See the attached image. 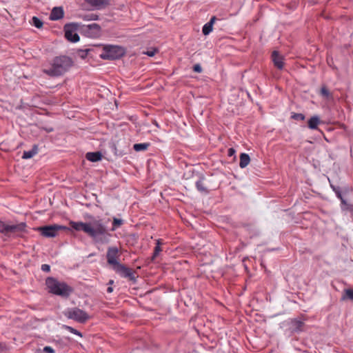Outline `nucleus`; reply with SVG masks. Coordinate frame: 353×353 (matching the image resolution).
Returning <instances> with one entry per match:
<instances>
[{"mask_svg": "<svg viewBox=\"0 0 353 353\" xmlns=\"http://www.w3.org/2000/svg\"><path fill=\"white\" fill-rule=\"evenodd\" d=\"M70 226L76 231L84 232L96 243H108L112 237L107 225L99 219H94L89 223L70 221Z\"/></svg>", "mask_w": 353, "mask_h": 353, "instance_id": "1", "label": "nucleus"}, {"mask_svg": "<svg viewBox=\"0 0 353 353\" xmlns=\"http://www.w3.org/2000/svg\"><path fill=\"white\" fill-rule=\"evenodd\" d=\"M118 257L119 249L117 247H109L106 254L108 263L111 265L112 270L121 276L134 280L135 278L131 269L120 263Z\"/></svg>", "mask_w": 353, "mask_h": 353, "instance_id": "2", "label": "nucleus"}, {"mask_svg": "<svg viewBox=\"0 0 353 353\" xmlns=\"http://www.w3.org/2000/svg\"><path fill=\"white\" fill-rule=\"evenodd\" d=\"M73 65L72 59L68 56H60L53 60L51 68L46 70V74L52 77H58L66 72Z\"/></svg>", "mask_w": 353, "mask_h": 353, "instance_id": "3", "label": "nucleus"}, {"mask_svg": "<svg viewBox=\"0 0 353 353\" xmlns=\"http://www.w3.org/2000/svg\"><path fill=\"white\" fill-rule=\"evenodd\" d=\"M46 285L49 288L50 292L63 298H68L72 292V288L69 285L52 277L46 279Z\"/></svg>", "mask_w": 353, "mask_h": 353, "instance_id": "4", "label": "nucleus"}, {"mask_svg": "<svg viewBox=\"0 0 353 353\" xmlns=\"http://www.w3.org/2000/svg\"><path fill=\"white\" fill-rule=\"evenodd\" d=\"M26 227V223L24 222L13 224L11 222H4L0 219V233L7 237L18 235L25 232Z\"/></svg>", "mask_w": 353, "mask_h": 353, "instance_id": "5", "label": "nucleus"}, {"mask_svg": "<svg viewBox=\"0 0 353 353\" xmlns=\"http://www.w3.org/2000/svg\"><path fill=\"white\" fill-rule=\"evenodd\" d=\"M125 53V49L119 46L105 45L100 57L104 60H114L121 58Z\"/></svg>", "mask_w": 353, "mask_h": 353, "instance_id": "6", "label": "nucleus"}, {"mask_svg": "<svg viewBox=\"0 0 353 353\" xmlns=\"http://www.w3.org/2000/svg\"><path fill=\"white\" fill-rule=\"evenodd\" d=\"M64 314L67 318L81 323L86 322L90 319L86 312L78 307L68 308Z\"/></svg>", "mask_w": 353, "mask_h": 353, "instance_id": "7", "label": "nucleus"}, {"mask_svg": "<svg viewBox=\"0 0 353 353\" xmlns=\"http://www.w3.org/2000/svg\"><path fill=\"white\" fill-rule=\"evenodd\" d=\"M82 33L89 38H97L101 34V27L97 23L84 25L81 27Z\"/></svg>", "mask_w": 353, "mask_h": 353, "instance_id": "8", "label": "nucleus"}, {"mask_svg": "<svg viewBox=\"0 0 353 353\" xmlns=\"http://www.w3.org/2000/svg\"><path fill=\"white\" fill-rule=\"evenodd\" d=\"M65 37L67 40L75 43L79 41V36L72 24H66L64 26Z\"/></svg>", "mask_w": 353, "mask_h": 353, "instance_id": "9", "label": "nucleus"}, {"mask_svg": "<svg viewBox=\"0 0 353 353\" xmlns=\"http://www.w3.org/2000/svg\"><path fill=\"white\" fill-rule=\"evenodd\" d=\"M64 17V10L62 6L54 7L50 12L49 19L51 21H58Z\"/></svg>", "mask_w": 353, "mask_h": 353, "instance_id": "10", "label": "nucleus"}, {"mask_svg": "<svg viewBox=\"0 0 353 353\" xmlns=\"http://www.w3.org/2000/svg\"><path fill=\"white\" fill-rule=\"evenodd\" d=\"M64 228L65 227L57 225L46 226V237H54L60 230Z\"/></svg>", "mask_w": 353, "mask_h": 353, "instance_id": "11", "label": "nucleus"}, {"mask_svg": "<svg viewBox=\"0 0 353 353\" xmlns=\"http://www.w3.org/2000/svg\"><path fill=\"white\" fill-rule=\"evenodd\" d=\"M272 61L274 65L281 70L283 68V58L281 55H280L278 52L274 51L272 54Z\"/></svg>", "mask_w": 353, "mask_h": 353, "instance_id": "12", "label": "nucleus"}, {"mask_svg": "<svg viewBox=\"0 0 353 353\" xmlns=\"http://www.w3.org/2000/svg\"><path fill=\"white\" fill-rule=\"evenodd\" d=\"M88 4L97 9H101L108 4V0H85Z\"/></svg>", "mask_w": 353, "mask_h": 353, "instance_id": "13", "label": "nucleus"}, {"mask_svg": "<svg viewBox=\"0 0 353 353\" xmlns=\"http://www.w3.org/2000/svg\"><path fill=\"white\" fill-rule=\"evenodd\" d=\"M39 150L38 145L34 144L32 146V148L29 151H24L22 155V159H28L33 157L36 154H37Z\"/></svg>", "mask_w": 353, "mask_h": 353, "instance_id": "14", "label": "nucleus"}, {"mask_svg": "<svg viewBox=\"0 0 353 353\" xmlns=\"http://www.w3.org/2000/svg\"><path fill=\"white\" fill-rule=\"evenodd\" d=\"M86 159L91 162H97L101 159V154L99 152H88Z\"/></svg>", "mask_w": 353, "mask_h": 353, "instance_id": "15", "label": "nucleus"}, {"mask_svg": "<svg viewBox=\"0 0 353 353\" xmlns=\"http://www.w3.org/2000/svg\"><path fill=\"white\" fill-rule=\"evenodd\" d=\"M319 123V117L318 116H313L308 120V128L311 130H316Z\"/></svg>", "mask_w": 353, "mask_h": 353, "instance_id": "16", "label": "nucleus"}, {"mask_svg": "<svg viewBox=\"0 0 353 353\" xmlns=\"http://www.w3.org/2000/svg\"><path fill=\"white\" fill-rule=\"evenodd\" d=\"M250 156L246 153H241L240 155L239 167L241 168H245L250 163Z\"/></svg>", "mask_w": 353, "mask_h": 353, "instance_id": "17", "label": "nucleus"}, {"mask_svg": "<svg viewBox=\"0 0 353 353\" xmlns=\"http://www.w3.org/2000/svg\"><path fill=\"white\" fill-rule=\"evenodd\" d=\"M203 178H201L199 179L195 183L196 185V188L197 189V190L201 193H203V194H208V189L205 187L204 184H203Z\"/></svg>", "mask_w": 353, "mask_h": 353, "instance_id": "18", "label": "nucleus"}, {"mask_svg": "<svg viewBox=\"0 0 353 353\" xmlns=\"http://www.w3.org/2000/svg\"><path fill=\"white\" fill-rule=\"evenodd\" d=\"M124 223V221L121 219H119L117 217H113L112 219V226L111 228V231L114 232L120 228Z\"/></svg>", "mask_w": 353, "mask_h": 353, "instance_id": "19", "label": "nucleus"}, {"mask_svg": "<svg viewBox=\"0 0 353 353\" xmlns=\"http://www.w3.org/2000/svg\"><path fill=\"white\" fill-rule=\"evenodd\" d=\"M150 146L149 143H135L133 148L136 152L144 151Z\"/></svg>", "mask_w": 353, "mask_h": 353, "instance_id": "20", "label": "nucleus"}, {"mask_svg": "<svg viewBox=\"0 0 353 353\" xmlns=\"http://www.w3.org/2000/svg\"><path fill=\"white\" fill-rule=\"evenodd\" d=\"M82 19L84 21H97L99 19V15L95 13H87L82 16Z\"/></svg>", "mask_w": 353, "mask_h": 353, "instance_id": "21", "label": "nucleus"}, {"mask_svg": "<svg viewBox=\"0 0 353 353\" xmlns=\"http://www.w3.org/2000/svg\"><path fill=\"white\" fill-rule=\"evenodd\" d=\"M90 51V50L88 48L83 49V50L81 49L77 52V54L79 57H80L81 59H85L87 57Z\"/></svg>", "mask_w": 353, "mask_h": 353, "instance_id": "22", "label": "nucleus"}, {"mask_svg": "<svg viewBox=\"0 0 353 353\" xmlns=\"http://www.w3.org/2000/svg\"><path fill=\"white\" fill-rule=\"evenodd\" d=\"M330 187L332 189V190L334 192L336 197L339 199H342V193L340 187L334 185L332 184H330Z\"/></svg>", "mask_w": 353, "mask_h": 353, "instance_id": "23", "label": "nucleus"}, {"mask_svg": "<svg viewBox=\"0 0 353 353\" xmlns=\"http://www.w3.org/2000/svg\"><path fill=\"white\" fill-rule=\"evenodd\" d=\"M212 31V26L211 23H206L202 28V32L204 35H208Z\"/></svg>", "mask_w": 353, "mask_h": 353, "instance_id": "24", "label": "nucleus"}, {"mask_svg": "<svg viewBox=\"0 0 353 353\" xmlns=\"http://www.w3.org/2000/svg\"><path fill=\"white\" fill-rule=\"evenodd\" d=\"M32 25L37 28H41L43 25V21L37 17H33L32 19Z\"/></svg>", "mask_w": 353, "mask_h": 353, "instance_id": "25", "label": "nucleus"}, {"mask_svg": "<svg viewBox=\"0 0 353 353\" xmlns=\"http://www.w3.org/2000/svg\"><path fill=\"white\" fill-rule=\"evenodd\" d=\"M345 299L353 301V289H346L345 290V295L343 296L342 299L344 300Z\"/></svg>", "mask_w": 353, "mask_h": 353, "instance_id": "26", "label": "nucleus"}, {"mask_svg": "<svg viewBox=\"0 0 353 353\" xmlns=\"http://www.w3.org/2000/svg\"><path fill=\"white\" fill-rule=\"evenodd\" d=\"M157 50L155 48H151L145 52H143V54L148 55V57H153L157 53Z\"/></svg>", "mask_w": 353, "mask_h": 353, "instance_id": "27", "label": "nucleus"}, {"mask_svg": "<svg viewBox=\"0 0 353 353\" xmlns=\"http://www.w3.org/2000/svg\"><path fill=\"white\" fill-rule=\"evenodd\" d=\"M294 324L295 325V330L296 331H301V327L303 325V323L300 320H295L294 322Z\"/></svg>", "mask_w": 353, "mask_h": 353, "instance_id": "28", "label": "nucleus"}, {"mask_svg": "<svg viewBox=\"0 0 353 353\" xmlns=\"http://www.w3.org/2000/svg\"><path fill=\"white\" fill-rule=\"evenodd\" d=\"M161 248L160 246L159 245H156L155 248H154V253H153V255L152 256V260H154L155 258L159 255V254L161 252Z\"/></svg>", "mask_w": 353, "mask_h": 353, "instance_id": "29", "label": "nucleus"}, {"mask_svg": "<svg viewBox=\"0 0 353 353\" xmlns=\"http://www.w3.org/2000/svg\"><path fill=\"white\" fill-rule=\"evenodd\" d=\"M292 118L295 119V120L303 121L305 119V116L303 114H301V113H294L292 116Z\"/></svg>", "mask_w": 353, "mask_h": 353, "instance_id": "30", "label": "nucleus"}, {"mask_svg": "<svg viewBox=\"0 0 353 353\" xmlns=\"http://www.w3.org/2000/svg\"><path fill=\"white\" fill-rule=\"evenodd\" d=\"M66 329L71 333L75 334V335H77V336H82V334L81 333L75 330L74 328L72 327H70V326H66Z\"/></svg>", "mask_w": 353, "mask_h": 353, "instance_id": "31", "label": "nucleus"}, {"mask_svg": "<svg viewBox=\"0 0 353 353\" xmlns=\"http://www.w3.org/2000/svg\"><path fill=\"white\" fill-rule=\"evenodd\" d=\"M341 203V209L343 210H346L349 209V205L347 204L345 199L342 196V199H340Z\"/></svg>", "mask_w": 353, "mask_h": 353, "instance_id": "32", "label": "nucleus"}, {"mask_svg": "<svg viewBox=\"0 0 353 353\" xmlns=\"http://www.w3.org/2000/svg\"><path fill=\"white\" fill-rule=\"evenodd\" d=\"M321 93L323 96L325 97H328L330 96V92L328 91L327 89H326L324 87L321 88Z\"/></svg>", "mask_w": 353, "mask_h": 353, "instance_id": "33", "label": "nucleus"}, {"mask_svg": "<svg viewBox=\"0 0 353 353\" xmlns=\"http://www.w3.org/2000/svg\"><path fill=\"white\" fill-rule=\"evenodd\" d=\"M193 70L196 72L200 73L202 72V68L199 64H195L193 66Z\"/></svg>", "mask_w": 353, "mask_h": 353, "instance_id": "34", "label": "nucleus"}, {"mask_svg": "<svg viewBox=\"0 0 353 353\" xmlns=\"http://www.w3.org/2000/svg\"><path fill=\"white\" fill-rule=\"evenodd\" d=\"M46 353H54V350L50 346H46Z\"/></svg>", "mask_w": 353, "mask_h": 353, "instance_id": "35", "label": "nucleus"}, {"mask_svg": "<svg viewBox=\"0 0 353 353\" xmlns=\"http://www.w3.org/2000/svg\"><path fill=\"white\" fill-rule=\"evenodd\" d=\"M234 153H235L234 149L231 148L228 150V156L232 157L234 154Z\"/></svg>", "mask_w": 353, "mask_h": 353, "instance_id": "36", "label": "nucleus"}, {"mask_svg": "<svg viewBox=\"0 0 353 353\" xmlns=\"http://www.w3.org/2000/svg\"><path fill=\"white\" fill-rule=\"evenodd\" d=\"M37 230L41 232L42 236H44V225L40 226Z\"/></svg>", "mask_w": 353, "mask_h": 353, "instance_id": "37", "label": "nucleus"}, {"mask_svg": "<svg viewBox=\"0 0 353 353\" xmlns=\"http://www.w3.org/2000/svg\"><path fill=\"white\" fill-rule=\"evenodd\" d=\"M215 20H216V17H212L210 19V21H209V22H208V23H211V26H213V24H214V23Z\"/></svg>", "mask_w": 353, "mask_h": 353, "instance_id": "38", "label": "nucleus"}, {"mask_svg": "<svg viewBox=\"0 0 353 353\" xmlns=\"http://www.w3.org/2000/svg\"><path fill=\"white\" fill-rule=\"evenodd\" d=\"M50 270V266L49 265L46 264V272H48Z\"/></svg>", "mask_w": 353, "mask_h": 353, "instance_id": "39", "label": "nucleus"}, {"mask_svg": "<svg viewBox=\"0 0 353 353\" xmlns=\"http://www.w3.org/2000/svg\"><path fill=\"white\" fill-rule=\"evenodd\" d=\"M107 292H108V293H112V292H113V288H112L111 286L108 287V288H107Z\"/></svg>", "mask_w": 353, "mask_h": 353, "instance_id": "40", "label": "nucleus"}, {"mask_svg": "<svg viewBox=\"0 0 353 353\" xmlns=\"http://www.w3.org/2000/svg\"><path fill=\"white\" fill-rule=\"evenodd\" d=\"M161 243H161V239H157V240L156 245H159V246H160V247H161Z\"/></svg>", "mask_w": 353, "mask_h": 353, "instance_id": "41", "label": "nucleus"}, {"mask_svg": "<svg viewBox=\"0 0 353 353\" xmlns=\"http://www.w3.org/2000/svg\"><path fill=\"white\" fill-rule=\"evenodd\" d=\"M113 283H114V281L113 280H110L109 282H108L109 285H112Z\"/></svg>", "mask_w": 353, "mask_h": 353, "instance_id": "42", "label": "nucleus"}, {"mask_svg": "<svg viewBox=\"0 0 353 353\" xmlns=\"http://www.w3.org/2000/svg\"><path fill=\"white\" fill-rule=\"evenodd\" d=\"M35 353H43V352L41 351V350L39 349L37 350Z\"/></svg>", "mask_w": 353, "mask_h": 353, "instance_id": "43", "label": "nucleus"}, {"mask_svg": "<svg viewBox=\"0 0 353 353\" xmlns=\"http://www.w3.org/2000/svg\"><path fill=\"white\" fill-rule=\"evenodd\" d=\"M41 270L44 271V269H45L44 264L41 265Z\"/></svg>", "mask_w": 353, "mask_h": 353, "instance_id": "44", "label": "nucleus"}, {"mask_svg": "<svg viewBox=\"0 0 353 353\" xmlns=\"http://www.w3.org/2000/svg\"><path fill=\"white\" fill-rule=\"evenodd\" d=\"M45 130H46V132H50V131H52V129L51 128L50 129H48V128H46Z\"/></svg>", "mask_w": 353, "mask_h": 353, "instance_id": "45", "label": "nucleus"}]
</instances>
